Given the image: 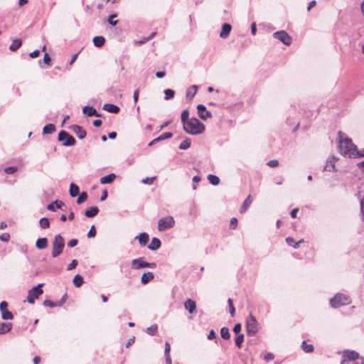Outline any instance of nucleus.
<instances>
[{"label": "nucleus", "instance_id": "obj_64", "mask_svg": "<svg viewBox=\"0 0 364 364\" xmlns=\"http://www.w3.org/2000/svg\"><path fill=\"white\" fill-rule=\"evenodd\" d=\"M50 60H51V59H50V55L47 53H46L44 55V57H43V62L46 64H49Z\"/></svg>", "mask_w": 364, "mask_h": 364}, {"label": "nucleus", "instance_id": "obj_22", "mask_svg": "<svg viewBox=\"0 0 364 364\" xmlns=\"http://www.w3.org/2000/svg\"><path fill=\"white\" fill-rule=\"evenodd\" d=\"M36 246L38 250H43L48 246V239L46 237L38 238L36 240Z\"/></svg>", "mask_w": 364, "mask_h": 364}, {"label": "nucleus", "instance_id": "obj_10", "mask_svg": "<svg viewBox=\"0 0 364 364\" xmlns=\"http://www.w3.org/2000/svg\"><path fill=\"white\" fill-rule=\"evenodd\" d=\"M273 36L286 46H289L292 41V38L284 31H277Z\"/></svg>", "mask_w": 364, "mask_h": 364}, {"label": "nucleus", "instance_id": "obj_12", "mask_svg": "<svg viewBox=\"0 0 364 364\" xmlns=\"http://www.w3.org/2000/svg\"><path fill=\"white\" fill-rule=\"evenodd\" d=\"M198 116L202 119H207L212 117V113L206 109V107L203 105H198L197 106Z\"/></svg>", "mask_w": 364, "mask_h": 364}, {"label": "nucleus", "instance_id": "obj_36", "mask_svg": "<svg viewBox=\"0 0 364 364\" xmlns=\"http://www.w3.org/2000/svg\"><path fill=\"white\" fill-rule=\"evenodd\" d=\"M301 348L305 353H311L314 350V346L307 344L305 341L302 342Z\"/></svg>", "mask_w": 364, "mask_h": 364}, {"label": "nucleus", "instance_id": "obj_21", "mask_svg": "<svg viewBox=\"0 0 364 364\" xmlns=\"http://www.w3.org/2000/svg\"><path fill=\"white\" fill-rule=\"evenodd\" d=\"M161 241L157 237H153L151 243L148 245V248L151 250H156L161 247Z\"/></svg>", "mask_w": 364, "mask_h": 364}, {"label": "nucleus", "instance_id": "obj_28", "mask_svg": "<svg viewBox=\"0 0 364 364\" xmlns=\"http://www.w3.org/2000/svg\"><path fill=\"white\" fill-rule=\"evenodd\" d=\"M304 242V240H303V239H301V240H300L299 242H296L294 241V238H293V237H287L286 238V242H287V244L289 246H291V247H294V248H295V249L298 248V247H299V244H300V243H302V242Z\"/></svg>", "mask_w": 364, "mask_h": 364}, {"label": "nucleus", "instance_id": "obj_40", "mask_svg": "<svg viewBox=\"0 0 364 364\" xmlns=\"http://www.w3.org/2000/svg\"><path fill=\"white\" fill-rule=\"evenodd\" d=\"M39 224L43 229L48 228L50 226V222L47 218H42L39 221Z\"/></svg>", "mask_w": 364, "mask_h": 364}, {"label": "nucleus", "instance_id": "obj_51", "mask_svg": "<svg viewBox=\"0 0 364 364\" xmlns=\"http://www.w3.org/2000/svg\"><path fill=\"white\" fill-rule=\"evenodd\" d=\"M78 264V261L77 259H73L67 267V270L70 271L76 267Z\"/></svg>", "mask_w": 364, "mask_h": 364}, {"label": "nucleus", "instance_id": "obj_54", "mask_svg": "<svg viewBox=\"0 0 364 364\" xmlns=\"http://www.w3.org/2000/svg\"><path fill=\"white\" fill-rule=\"evenodd\" d=\"M95 235H96V230H95V225H92L90 228V230H89V232L87 233V237L90 238V237H94Z\"/></svg>", "mask_w": 364, "mask_h": 364}, {"label": "nucleus", "instance_id": "obj_19", "mask_svg": "<svg viewBox=\"0 0 364 364\" xmlns=\"http://www.w3.org/2000/svg\"><path fill=\"white\" fill-rule=\"evenodd\" d=\"M184 306H185V309L186 310H188V311L190 314L193 313V311H195V309L196 308V302L191 299H188L186 301V302L184 304Z\"/></svg>", "mask_w": 364, "mask_h": 364}, {"label": "nucleus", "instance_id": "obj_47", "mask_svg": "<svg viewBox=\"0 0 364 364\" xmlns=\"http://www.w3.org/2000/svg\"><path fill=\"white\" fill-rule=\"evenodd\" d=\"M43 305L45 306H49L50 308L58 306V302H53L50 300H45L43 301Z\"/></svg>", "mask_w": 364, "mask_h": 364}, {"label": "nucleus", "instance_id": "obj_56", "mask_svg": "<svg viewBox=\"0 0 364 364\" xmlns=\"http://www.w3.org/2000/svg\"><path fill=\"white\" fill-rule=\"evenodd\" d=\"M267 164L270 167H276L279 165V161L276 159L270 160L267 162Z\"/></svg>", "mask_w": 364, "mask_h": 364}, {"label": "nucleus", "instance_id": "obj_5", "mask_svg": "<svg viewBox=\"0 0 364 364\" xmlns=\"http://www.w3.org/2000/svg\"><path fill=\"white\" fill-rule=\"evenodd\" d=\"M351 302L350 296L338 293L330 299V304L333 308H339L341 306L348 305Z\"/></svg>", "mask_w": 364, "mask_h": 364}, {"label": "nucleus", "instance_id": "obj_7", "mask_svg": "<svg viewBox=\"0 0 364 364\" xmlns=\"http://www.w3.org/2000/svg\"><path fill=\"white\" fill-rule=\"evenodd\" d=\"M175 220L171 215L163 217L158 220V230L160 232L171 229L175 225Z\"/></svg>", "mask_w": 364, "mask_h": 364}, {"label": "nucleus", "instance_id": "obj_16", "mask_svg": "<svg viewBox=\"0 0 364 364\" xmlns=\"http://www.w3.org/2000/svg\"><path fill=\"white\" fill-rule=\"evenodd\" d=\"M336 158L333 156L328 157L326 160L323 171H335Z\"/></svg>", "mask_w": 364, "mask_h": 364}, {"label": "nucleus", "instance_id": "obj_23", "mask_svg": "<svg viewBox=\"0 0 364 364\" xmlns=\"http://www.w3.org/2000/svg\"><path fill=\"white\" fill-rule=\"evenodd\" d=\"M99 213V208L97 206H92L89 209L86 210L85 215L87 218H93Z\"/></svg>", "mask_w": 364, "mask_h": 364}, {"label": "nucleus", "instance_id": "obj_8", "mask_svg": "<svg viewBox=\"0 0 364 364\" xmlns=\"http://www.w3.org/2000/svg\"><path fill=\"white\" fill-rule=\"evenodd\" d=\"M58 141L63 142V145L65 146H71L75 144V138L64 130L59 132Z\"/></svg>", "mask_w": 364, "mask_h": 364}, {"label": "nucleus", "instance_id": "obj_6", "mask_svg": "<svg viewBox=\"0 0 364 364\" xmlns=\"http://www.w3.org/2000/svg\"><path fill=\"white\" fill-rule=\"evenodd\" d=\"M259 324L256 318L250 314L246 318V331L250 336H255L259 331Z\"/></svg>", "mask_w": 364, "mask_h": 364}, {"label": "nucleus", "instance_id": "obj_44", "mask_svg": "<svg viewBox=\"0 0 364 364\" xmlns=\"http://www.w3.org/2000/svg\"><path fill=\"white\" fill-rule=\"evenodd\" d=\"M188 117H189V112L188 109H185L183 111L181 114V122L183 125H185V123H187L188 122Z\"/></svg>", "mask_w": 364, "mask_h": 364}, {"label": "nucleus", "instance_id": "obj_13", "mask_svg": "<svg viewBox=\"0 0 364 364\" xmlns=\"http://www.w3.org/2000/svg\"><path fill=\"white\" fill-rule=\"evenodd\" d=\"M148 262H144L143 260V258H137L134 259L132 261V268L134 269H139L141 268H146L147 267Z\"/></svg>", "mask_w": 364, "mask_h": 364}, {"label": "nucleus", "instance_id": "obj_41", "mask_svg": "<svg viewBox=\"0 0 364 364\" xmlns=\"http://www.w3.org/2000/svg\"><path fill=\"white\" fill-rule=\"evenodd\" d=\"M79 194L80 195L76 202L77 204H81L87 199V194L86 192H82L81 193H79Z\"/></svg>", "mask_w": 364, "mask_h": 364}, {"label": "nucleus", "instance_id": "obj_11", "mask_svg": "<svg viewBox=\"0 0 364 364\" xmlns=\"http://www.w3.org/2000/svg\"><path fill=\"white\" fill-rule=\"evenodd\" d=\"M8 303L3 301L0 303V311L1 313V318L4 320H11L14 318L13 314L7 309Z\"/></svg>", "mask_w": 364, "mask_h": 364}, {"label": "nucleus", "instance_id": "obj_3", "mask_svg": "<svg viewBox=\"0 0 364 364\" xmlns=\"http://www.w3.org/2000/svg\"><path fill=\"white\" fill-rule=\"evenodd\" d=\"M341 364H364V358L359 357L358 353L354 350L345 351Z\"/></svg>", "mask_w": 364, "mask_h": 364}, {"label": "nucleus", "instance_id": "obj_55", "mask_svg": "<svg viewBox=\"0 0 364 364\" xmlns=\"http://www.w3.org/2000/svg\"><path fill=\"white\" fill-rule=\"evenodd\" d=\"M171 346L168 341L165 343V349H164V355H170Z\"/></svg>", "mask_w": 364, "mask_h": 364}, {"label": "nucleus", "instance_id": "obj_61", "mask_svg": "<svg viewBox=\"0 0 364 364\" xmlns=\"http://www.w3.org/2000/svg\"><path fill=\"white\" fill-rule=\"evenodd\" d=\"M215 338H216L215 332L213 329L210 330V331L209 332V334L208 335V340H213V339H214Z\"/></svg>", "mask_w": 364, "mask_h": 364}, {"label": "nucleus", "instance_id": "obj_57", "mask_svg": "<svg viewBox=\"0 0 364 364\" xmlns=\"http://www.w3.org/2000/svg\"><path fill=\"white\" fill-rule=\"evenodd\" d=\"M77 243L78 240L77 239H72L68 242V246L69 247H74L77 245Z\"/></svg>", "mask_w": 364, "mask_h": 364}, {"label": "nucleus", "instance_id": "obj_24", "mask_svg": "<svg viewBox=\"0 0 364 364\" xmlns=\"http://www.w3.org/2000/svg\"><path fill=\"white\" fill-rule=\"evenodd\" d=\"M12 328L11 323H0V334H4L9 332Z\"/></svg>", "mask_w": 364, "mask_h": 364}, {"label": "nucleus", "instance_id": "obj_4", "mask_svg": "<svg viewBox=\"0 0 364 364\" xmlns=\"http://www.w3.org/2000/svg\"><path fill=\"white\" fill-rule=\"evenodd\" d=\"M51 255L53 258L58 257L65 247V240L60 234L55 235L52 242Z\"/></svg>", "mask_w": 364, "mask_h": 364}, {"label": "nucleus", "instance_id": "obj_43", "mask_svg": "<svg viewBox=\"0 0 364 364\" xmlns=\"http://www.w3.org/2000/svg\"><path fill=\"white\" fill-rule=\"evenodd\" d=\"M244 341V335L243 334H238L236 337H235V345L239 348H241V345L242 343Z\"/></svg>", "mask_w": 364, "mask_h": 364}, {"label": "nucleus", "instance_id": "obj_42", "mask_svg": "<svg viewBox=\"0 0 364 364\" xmlns=\"http://www.w3.org/2000/svg\"><path fill=\"white\" fill-rule=\"evenodd\" d=\"M165 100H168L174 97L175 92L171 89H166L164 90Z\"/></svg>", "mask_w": 364, "mask_h": 364}, {"label": "nucleus", "instance_id": "obj_15", "mask_svg": "<svg viewBox=\"0 0 364 364\" xmlns=\"http://www.w3.org/2000/svg\"><path fill=\"white\" fill-rule=\"evenodd\" d=\"M231 30H232V26L230 24H229L228 23H223L222 25V29L220 33V37L222 38H224V39L227 38L229 36Z\"/></svg>", "mask_w": 364, "mask_h": 364}, {"label": "nucleus", "instance_id": "obj_20", "mask_svg": "<svg viewBox=\"0 0 364 364\" xmlns=\"http://www.w3.org/2000/svg\"><path fill=\"white\" fill-rule=\"evenodd\" d=\"M135 239H138L141 245L145 246L149 242V235L146 232H141L139 235L135 237Z\"/></svg>", "mask_w": 364, "mask_h": 364}, {"label": "nucleus", "instance_id": "obj_18", "mask_svg": "<svg viewBox=\"0 0 364 364\" xmlns=\"http://www.w3.org/2000/svg\"><path fill=\"white\" fill-rule=\"evenodd\" d=\"M103 109L113 114H117L120 110L118 106L109 103L105 104L103 105Z\"/></svg>", "mask_w": 364, "mask_h": 364}, {"label": "nucleus", "instance_id": "obj_62", "mask_svg": "<svg viewBox=\"0 0 364 364\" xmlns=\"http://www.w3.org/2000/svg\"><path fill=\"white\" fill-rule=\"evenodd\" d=\"M55 203L56 208H59V209H62L63 207L65 206V203L60 200H55Z\"/></svg>", "mask_w": 364, "mask_h": 364}, {"label": "nucleus", "instance_id": "obj_33", "mask_svg": "<svg viewBox=\"0 0 364 364\" xmlns=\"http://www.w3.org/2000/svg\"><path fill=\"white\" fill-rule=\"evenodd\" d=\"M198 90V86L197 85H192L191 86L186 92V97L189 98H192L195 96Z\"/></svg>", "mask_w": 364, "mask_h": 364}, {"label": "nucleus", "instance_id": "obj_52", "mask_svg": "<svg viewBox=\"0 0 364 364\" xmlns=\"http://www.w3.org/2000/svg\"><path fill=\"white\" fill-rule=\"evenodd\" d=\"M156 179V176L154 177H147L144 179H142L141 183L145 184H151L153 183L154 181Z\"/></svg>", "mask_w": 364, "mask_h": 364}, {"label": "nucleus", "instance_id": "obj_49", "mask_svg": "<svg viewBox=\"0 0 364 364\" xmlns=\"http://www.w3.org/2000/svg\"><path fill=\"white\" fill-rule=\"evenodd\" d=\"M18 168L16 166H9L4 169V171L7 174H12L17 171Z\"/></svg>", "mask_w": 364, "mask_h": 364}, {"label": "nucleus", "instance_id": "obj_2", "mask_svg": "<svg viewBox=\"0 0 364 364\" xmlns=\"http://www.w3.org/2000/svg\"><path fill=\"white\" fill-rule=\"evenodd\" d=\"M184 131L192 135H197L203 133L205 130L204 124L197 118H191L187 123L183 125Z\"/></svg>", "mask_w": 364, "mask_h": 364}, {"label": "nucleus", "instance_id": "obj_63", "mask_svg": "<svg viewBox=\"0 0 364 364\" xmlns=\"http://www.w3.org/2000/svg\"><path fill=\"white\" fill-rule=\"evenodd\" d=\"M40 54V51L39 50H35L34 51L31 52L30 54H29V56L31 58H36Z\"/></svg>", "mask_w": 364, "mask_h": 364}, {"label": "nucleus", "instance_id": "obj_46", "mask_svg": "<svg viewBox=\"0 0 364 364\" xmlns=\"http://www.w3.org/2000/svg\"><path fill=\"white\" fill-rule=\"evenodd\" d=\"M117 15L116 14H113L110 15L108 18V23L112 26H116L118 23L117 20H113L114 18H116Z\"/></svg>", "mask_w": 364, "mask_h": 364}, {"label": "nucleus", "instance_id": "obj_25", "mask_svg": "<svg viewBox=\"0 0 364 364\" xmlns=\"http://www.w3.org/2000/svg\"><path fill=\"white\" fill-rule=\"evenodd\" d=\"M154 277V274L151 272H145L142 274L141 278V282L143 284H146Z\"/></svg>", "mask_w": 364, "mask_h": 364}, {"label": "nucleus", "instance_id": "obj_39", "mask_svg": "<svg viewBox=\"0 0 364 364\" xmlns=\"http://www.w3.org/2000/svg\"><path fill=\"white\" fill-rule=\"evenodd\" d=\"M191 141L190 139H186L179 145V149L182 150L187 149L190 147Z\"/></svg>", "mask_w": 364, "mask_h": 364}, {"label": "nucleus", "instance_id": "obj_59", "mask_svg": "<svg viewBox=\"0 0 364 364\" xmlns=\"http://www.w3.org/2000/svg\"><path fill=\"white\" fill-rule=\"evenodd\" d=\"M241 328L242 326L240 323H236L233 327V331L235 332V333L237 334L240 332Z\"/></svg>", "mask_w": 364, "mask_h": 364}, {"label": "nucleus", "instance_id": "obj_45", "mask_svg": "<svg viewBox=\"0 0 364 364\" xmlns=\"http://www.w3.org/2000/svg\"><path fill=\"white\" fill-rule=\"evenodd\" d=\"M173 136L171 132H164L158 136L157 141H163L171 138Z\"/></svg>", "mask_w": 364, "mask_h": 364}, {"label": "nucleus", "instance_id": "obj_60", "mask_svg": "<svg viewBox=\"0 0 364 364\" xmlns=\"http://www.w3.org/2000/svg\"><path fill=\"white\" fill-rule=\"evenodd\" d=\"M139 89H136L134 90V95H133V98H134V103L136 104L139 100Z\"/></svg>", "mask_w": 364, "mask_h": 364}, {"label": "nucleus", "instance_id": "obj_1", "mask_svg": "<svg viewBox=\"0 0 364 364\" xmlns=\"http://www.w3.org/2000/svg\"><path fill=\"white\" fill-rule=\"evenodd\" d=\"M341 132H338L339 135V145L338 149L340 153L344 156L349 158H355L360 155L357 151L356 146L353 144L352 140L348 137H342Z\"/></svg>", "mask_w": 364, "mask_h": 364}, {"label": "nucleus", "instance_id": "obj_34", "mask_svg": "<svg viewBox=\"0 0 364 364\" xmlns=\"http://www.w3.org/2000/svg\"><path fill=\"white\" fill-rule=\"evenodd\" d=\"M208 180L213 186H217L220 183V178L217 176L213 174H209L208 176Z\"/></svg>", "mask_w": 364, "mask_h": 364}, {"label": "nucleus", "instance_id": "obj_32", "mask_svg": "<svg viewBox=\"0 0 364 364\" xmlns=\"http://www.w3.org/2000/svg\"><path fill=\"white\" fill-rule=\"evenodd\" d=\"M55 131V127L53 124H48L44 126L43 133L45 134H50Z\"/></svg>", "mask_w": 364, "mask_h": 364}, {"label": "nucleus", "instance_id": "obj_17", "mask_svg": "<svg viewBox=\"0 0 364 364\" xmlns=\"http://www.w3.org/2000/svg\"><path fill=\"white\" fill-rule=\"evenodd\" d=\"M82 112L88 117L101 116L99 113H97V110L93 107L90 106H85L82 109Z\"/></svg>", "mask_w": 364, "mask_h": 364}, {"label": "nucleus", "instance_id": "obj_14", "mask_svg": "<svg viewBox=\"0 0 364 364\" xmlns=\"http://www.w3.org/2000/svg\"><path fill=\"white\" fill-rule=\"evenodd\" d=\"M72 130L80 139H85L87 135L86 130L79 125L72 126Z\"/></svg>", "mask_w": 364, "mask_h": 364}, {"label": "nucleus", "instance_id": "obj_50", "mask_svg": "<svg viewBox=\"0 0 364 364\" xmlns=\"http://www.w3.org/2000/svg\"><path fill=\"white\" fill-rule=\"evenodd\" d=\"M10 235L7 232H4V233H2L1 235H0V240L2 241V242H9L10 240Z\"/></svg>", "mask_w": 364, "mask_h": 364}, {"label": "nucleus", "instance_id": "obj_58", "mask_svg": "<svg viewBox=\"0 0 364 364\" xmlns=\"http://www.w3.org/2000/svg\"><path fill=\"white\" fill-rule=\"evenodd\" d=\"M274 358V354H272V353H267V354L264 355V359L268 362L269 360H272Z\"/></svg>", "mask_w": 364, "mask_h": 364}, {"label": "nucleus", "instance_id": "obj_27", "mask_svg": "<svg viewBox=\"0 0 364 364\" xmlns=\"http://www.w3.org/2000/svg\"><path fill=\"white\" fill-rule=\"evenodd\" d=\"M252 199L251 196H248L247 197V198L245 200V201L243 202V203L240 208V213H243L246 212L247 210L248 209V208L250 207V204L252 203Z\"/></svg>", "mask_w": 364, "mask_h": 364}, {"label": "nucleus", "instance_id": "obj_26", "mask_svg": "<svg viewBox=\"0 0 364 364\" xmlns=\"http://www.w3.org/2000/svg\"><path fill=\"white\" fill-rule=\"evenodd\" d=\"M116 178L114 173H110L105 176L100 178V183L102 184L111 183Z\"/></svg>", "mask_w": 364, "mask_h": 364}, {"label": "nucleus", "instance_id": "obj_9", "mask_svg": "<svg viewBox=\"0 0 364 364\" xmlns=\"http://www.w3.org/2000/svg\"><path fill=\"white\" fill-rule=\"evenodd\" d=\"M43 285V284H39L28 291V294L27 296V301L28 303L34 304L35 299H38V296L43 294V291L41 289Z\"/></svg>", "mask_w": 364, "mask_h": 364}, {"label": "nucleus", "instance_id": "obj_29", "mask_svg": "<svg viewBox=\"0 0 364 364\" xmlns=\"http://www.w3.org/2000/svg\"><path fill=\"white\" fill-rule=\"evenodd\" d=\"M70 195L71 197L74 198L79 195L80 189L79 187L74 183H71L70 186Z\"/></svg>", "mask_w": 364, "mask_h": 364}, {"label": "nucleus", "instance_id": "obj_30", "mask_svg": "<svg viewBox=\"0 0 364 364\" xmlns=\"http://www.w3.org/2000/svg\"><path fill=\"white\" fill-rule=\"evenodd\" d=\"M105 43V38L103 36H99L93 38V43L97 47H102Z\"/></svg>", "mask_w": 364, "mask_h": 364}, {"label": "nucleus", "instance_id": "obj_37", "mask_svg": "<svg viewBox=\"0 0 364 364\" xmlns=\"http://www.w3.org/2000/svg\"><path fill=\"white\" fill-rule=\"evenodd\" d=\"M158 326L156 324H153L146 328V332L151 336H154L156 334Z\"/></svg>", "mask_w": 364, "mask_h": 364}, {"label": "nucleus", "instance_id": "obj_38", "mask_svg": "<svg viewBox=\"0 0 364 364\" xmlns=\"http://www.w3.org/2000/svg\"><path fill=\"white\" fill-rule=\"evenodd\" d=\"M220 335L223 339L228 340L230 337L229 329L227 327H223L220 329Z\"/></svg>", "mask_w": 364, "mask_h": 364}, {"label": "nucleus", "instance_id": "obj_35", "mask_svg": "<svg viewBox=\"0 0 364 364\" xmlns=\"http://www.w3.org/2000/svg\"><path fill=\"white\" fill-rule=\"evenodd\" d=\"M73 284L76 287H80L83 284V277L80 274H77L73 279Z\"/></svg>", "mask_w": 364, "mask_h": 364}, {"label": "nucleus", "instance_id": "obj_31", "mask_svg": "<svg viewBox=\"0 0 364 364\" xmlns=\"http://www.w3.org/2000/svg\"><path fill=\"white\" fill-rule=\"evenodd\" d=\"M21 40L16 38L12 41L11 44L9 46V49L12 51H16L21 47Z\"/></svg>", "mask_w": 364, "mask_h": 364}, {"label": "nucleus", "instance_id": "obj_48", "mask_svg": "<svg viewBox=\"0 0 364 364\" xmlns=\"http://www.w3.org/2000/svg\"><path fill=\"white\" fill-rule=\"evenodd\" d=\"M228 304L229 309H230V313L231 316H233L235 314V309L233 306L232 300L231 299H228Z\"/></svg>", "mask_w": 364, "mask_h": 364}, {"label": "nucleus", "instance_id": "obj_53", "mask_svg": "<svg viewBox=\"0 0 364 364\" xmlns=\"http://www.w3.org/2000/svg\"><path fill=\"white\" fill-rule=\"evenodd\" d=\"M237 219L236 218H232L230 222V228L235 230L237 227Z\"/></svg>", "mask_w": 364, "mask_h": 364}]
</instances>
